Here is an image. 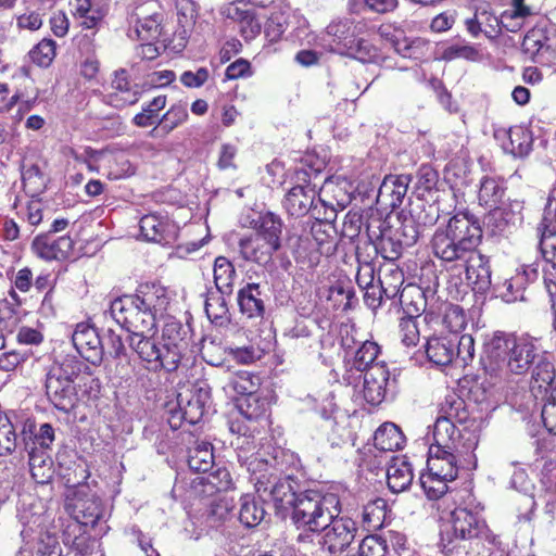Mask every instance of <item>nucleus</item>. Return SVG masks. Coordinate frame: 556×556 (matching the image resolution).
Masks as SVG:
<instances>
[{
    "instance_id": "f257e3e1",
    "label": "nucleus",
    "mask_w": 556,
    "mask_h": 556,
    "mask_svg": "<svg viewBox=\"0 0 556 556\" xmlns=\"http://www.w3.org/2000/svg\"><path fill=\"white\" fill-rule=\"evenodd\" d=\"M464 401L459 397H446L439 417L433 426V442L429 446L427 468L434 477L445 480H455L458 475L459 457L472 452L478 441L471 432L463 433L454 424L462 421L460 410H464Z\"/></svg>"
},
{
    "instance_id": "f03ea898",
    "label": "nucleus",
    "mask_w": 556,
    "mask_h": 556,
    "mask_svg": "<svg viewBox=\"0 0 556 556\" xmlns=\"http://www.w3.org/2000/svg\"><path fill=\"white\" fill-rule=\"evenodd\" d=\"M168 305L166 290L155 283L139 286L134 294H125L111 302L110 315L129 334L152 332L156 319Z\"/></svg>"
},
{
    "instance_id": "7ed1b4c3",
    "label": "nucleus",
    "mask_w": 556,
    "mask_h": 556,
    "mask_svg": "<svg viewBox=\"0 0 556 556\" xmlns=\"http://www.w3.org/2000/svg\"><path fill=\"white\" fill-rule=\"evenodd\" d=\"M539 356L535 342L531 338H510L504 333H494L484 342L480 363L485 375L495 383L508 372L526 374Z\"/></svg>"
},
{
    "instance_id": "20e7f679",
    "label": "nucleus",
    "mask_w": 556,
    "mask_h": 556,
    "mask_svg": "<svg viewBox=\"0 0 556 556\" xmlns=\"http://www.w3.org/2000/svg\"><path fill=\"white\" fill-rule=\"evenodd\" d=\"M482 230L472 215L458 213L445 227H439L431 239V250L442 262H462L478 247Z\"/></svg>"
},
{
    "instance_id": "39448f33",
    "label": "nucleus",
    "mask_w": 556,
    "mask_h": 556,
    "mask_svg": "<svg viewBox=\"0 0 556 556\" xmlns=\"http://www.w3.org/2000/svg\"><path fill=\"white\" fill-rule=\"evenodd\" d=\"M84 367V363L72 355L55 359L47 367L45 375L46 394L56 409L67 413L78 403V391L75 381L80 376Z\"/></svg>"
},
{
    "instance_id": "423d86ee",
    "label": "nucleus",
    "mask_w": 556,
    "mask_h": 556,
    "mask_svg": "<svg viewBox=\"0 0 556 556\" xmlns=\"http://www.w3.org/2000/svg\"><path fill=\"white\" fill-rule=\"evenodd\" d=\"M292 521L298 528L319 532L340 514V501L333 493L323 494L307 490L298 494L293 506Z\"/></svg>"
},
{
    "instance_id": "0eeeda50",
    "label": "nucleus",
    "mask_w": 556,
    "mask_h": 556,
    "mask_svg": "<svg viewBox=\"0 0 556 556\" xmlns=\"http://www.w3.org/2000/svg\"><path fill=\"white\" fill-rule=\"evenodd\" d=\"M252 480L258 495L270 500L277 509L293 508L295 505L299 484L291 475L278 476L265 469L258 475L253 471Z\"/></svg>"
},
{
    "instance_id": "6e6552de",
    "label": "nucleus",
    "mask_w": 556,
    "mask_h": 556,
    "mask_svg": "<svg viewBox=\"0 0 556 556\" xmlns=\"http://www.w3.org/2000/svg\"><path fill=\"white\" fill-rule=\"evenodd\" d=\"M191 328L179 320H168L162 330L161 345L164 349L166 371L178 369L181 359L190 348Z\"/></svg>"
},
{
    "instance_id": "1a4fd4ad",
    "label": "nucleus",
    "mask_w": 556,
    "mask_h": 556,
    "mask_svg": "<svg viewBox=\"0 0 556 556\" xmlns=\"http://www.w3.org/2000/svg\"><path fill=\"white\" fill-rule=\"evenodd\" d=\"M127 21L131 38L151 41L161 35L162 15L153 12L152 2H131L127 7Z\"/></svg>"
},
{
    "instance_id": "9d476101",
    "label": "nucleus",
    "mask_w": 556,
    "mask_h": 556,
    "mask_svg": "<svg viewBox=\"0 0 556 556\" xmlns=\"http://www.w3.org/2000/svg\"><path fill=\"white\" fill-rule=\"evenodd\" d=\"M311 175L306 169L295 172L296 185L288 191L283 201L290 216L302 217L309 214L317 194L315 186L311 184Z\"/></svg>"
},
{
    "instance_id": "9b49d317",
    "label": "nucleus",
    "mask_w": 556,
    "mask_h": 556,
    "mask_svg": "<svg viewBox=\"0 0 556 556\" xmlns=\"http://www.w3.org/2000/svg\"><path fill=\"white\" fill-rule=\"evenodd\" d=\"M150 332H138L128 336L129 348L138 355L139 359L147 364V368L153 371L164 369L166 362L161 341L157 342Z\"/></svg>"
},
{
    "instance_id": "f8f14e48",
    "label": "nucleus",
    "mask_w": 556,
    "mask_h": 556,
    "mask_svg": "<svg viewBox=\"0 0 556 556\" xmlns=\"http://www.w3.org/2000/svg\"><path fill=\"white\" fill-rule=\"evenodd\" d=\"M324 531V546L330 554H338L343 552L353 542L357 526L354 520L349 517H332L331 522L323 528Z\"/></svg>"
},
{
    "instance_id": "ddd939ff",
    "label": "nucleus",
    "mask_w": 556,
    "mask_h": 556,
    "mask_svg": "<svg viewBox=\"0 0 556 556\" xmlns=\"http://www.w3.org/2000/svg\"><path fill=\"white\" fill-rule=\"evenodd\" d=\"M454 535L462 540H472L484 535L486 523L477 509L456 507L451 514Z\"/></svg>"
},
{
    "instance_id": "4468645a",
    "label": "nucleus",
    "mask_w": 556,
    "mask_h": 556,
    "mask_svg": "<svg viewBox=\"0 0 556 556\" xmlns=\"http://www.w3.org/2000/svg\"><path fill=\"white\" fill-rule=\"evenodd\" d=\"M73 344L78 354L92 365H99L103 358V345L97 329L80 323L72 336Z\"/></svg>"
},
{
    "instance_id": "2eb2a0df",
    "label": "nucleus",
    "mask_w": 556,
    "mask_h": 556,
    "mask_svg": "<svg viewBox=\"0 0 556 556\" xmlns=\"http://www.w3.org/2000/svg\"><path fill=\"white\" fill-rule=\"evenodd\" d=\"M208 400V393L202 389L187 390L185 393H179L177 397L178 410L174 412L170 419V426L177 427L173 420L178 417L190 425L198 424L205 412V405Z\"/></svg>"
},
{
    "instance_id": "dca6fc26",
    "label": "nucleus",
    "mask_w": 556,
    "mask_h": 556,
    "mask_svg": "<svg viewBox=\"0 0 556 556\" xmlns=\"http://www.w3.org/2000/svg\"><path fill=\"white\" fill-rule=\"evenodd\" d=\"M74 248V241L70 236L55 238L51 233H41L31 242V251L45 261H60L67 258Z\"/></svg>"
},
{
    "instance_id": "f3484780",
    "label": "nucleus",
    "mask_w": 556,
    "mask_h": 556,
    "mask_svg": "<svg viewBox=\"0 0 556 556\" xmlns=\"http://www.w3.org/2000/svg\"><path fill=\"white\" fill-rule=\"evenodd\" d=\"M462 262L468 285L472 286L476 292H485L491 286L489 258L475 248Z\"/></svg>"
},
{
    "instance_id": "a211bd4d",
    "label": "nucleus",
    "mask_w": 556,
    "mask_h": 556,
    "mask_svg": "<svg viewBox=\"0 0 556 556\" xmlns=\"http://www.w3.org/2000/svg\"><path fill=\"white\" fill-rule=\"evenodd\" d=\"M409 182V175L386 176L378 190L377 202L386 208L400 207L407 193Z\"/></svg>"
},
{
    "instance_id": "6ab92c4d",
    "label": "nucleus",
    "mask_w": 556,
    "mask_h": 556,
    "mask_svg": "<svg viewBox=\"0 0 556 556\" xmlns=\"http://www.w3.org/2000/svg\"><path fill=\"white\" fill-rule=\"evenodd\" d=\"M389 370L386 365H378L365 371L363 396L374 406L379 405L386 397Z\"/></svg>"
},
{
    "instance_id": "aec40b11",
    "label": "nucleus",
    "mask_w": 556,
    "mask_h": 556,
    "mask_svg": "<svg viewBox=\"0 0 556 556\" xmlns=\"http://www.w3.org/2000/svg\"><path fill=\"white\" fill-rule=\"evenodd\" d=\"M139 227L142 237L147 241L167 244L175 237V225L156 214H148L141 217Z\"/></svg>"
},
{
    "instance_id": "412c9836",
    "label": "nucleus",
    "mask_w": 556,
    "mask_h": 556,
    "mask_svg": "<svg viewBox=\"0 0 556 556\" xmlns=\"http://www.w3.org/2000/svg\"><path fill=\"white\" fill-rule=\"evenodd\" d=\"M112 88L114 91L108 96V102L115 108L135 104L140 98L138 85H130L128 72L124 68L114 72Z\"/></svg>"
},
{
    "instance_id": "4be33fe9",
    "label": "nucleus",
    "mask_w": 556,
    "mask_h": 556,
    "mask_svg": "<svg viewBox=\"0 0 556 556\" xmlns=\"http://www.w3.org/2000/svg\"><path fill=\"white\" fill-rule=\"evenodd\" d=\"M536 276L538 273L535 269L525 268L522 271H517L510 278L505 279L502 283H496L495 290L498 295L507 303L525 301L526 286Z\"/></svg>"
},
{
    "instance_id": "5701e85b",
    "label": "nucleus",
    "mask_w": 556,
    "mask_h": 556,
    "mask_svg": "<svg viewBox=\"0 0 556 556\" xmlns=\"http://www.w3.org/2000/svg\"><path fill=\"white\" fill-rule=\"evenodd\" d=\"M238 252L244 261L264 265L271 260L276 250L252 232L239 240Z\"/></svg>"
},
{
    "instance_id": "b1692460",
    "label": "nucleus",
    "mask_w": 556,
    "mask_h": 556,
    "mask_svg": "<svg viewBox=\"0 0 556 556\" xmlns=\"http://www.w3.org/2000/svg\"><path fill=\"white\" fill-rule=\"evenodd\" d=\"M533 365L531 391L535 397L539 394H542V396L549 394L552 390L556 389L554 364L543 354H540Z\"/></svg>"
},
{
    "instance_id": "393cba45",
    "label": "nucleus",
    "mask_w": 556,
    "mask_h": 556,
    "mask_svg": "<svg viewBox=\"0 0 556 556\" xmlns=\"http://www.w3.org/2000/svg\"><path fill=\"white\" fill-rule=\"evenodd\" d=\"M240 312L248 318H262L265 313V304L258 283H247L238 291L237 295Z\"/></svg>"
},
{
    "instance_id": "a878e982",
    "label": "nucleus",
    "mask_w": 556,
    "mask_h": 556,
    "mask_svg": "<svg viewBox=\"0 0 556 556\" xmlns=\"http://www.w3.org/2000/svg\"><path fill=\"white\" fill-rule=\"evenodd\" d=\"M73 514L77 522L94 527L103 517L101 500L96 495H78L73 504Z\"/></svg>"
},
{
    "instance_id": "bb28decb",
    "label": "nucleus",
    "mask_w": 556,
    "mask_h": 556,
    "mask_svg": "<svg viewBox=\"0 0 556 556\" xmlns=\"http://www.w3.org/2000/svg\"><path fill=\"white\" fill-rule=\"evenodd\" d=\"M456 342L453 334L448 337H432L426 343V354L430 363L438 367L451 365L454 362Z\"/></svg>"
},
{
    "instance_id": "cd10ccee",
    "label": "nucleus",
    "mask_w": 556,
    "mask_h": 556,
    "mask_svg": "<svg viewBox=\"0 0 556 556\" xmlns=\"http://www.w3.org/2000/svg\"><path fill=\"white\" fill-rule=\"evenodd\" d=\"M388 486L393 493H400L409 488L414 473L406 457H393L387 469Z\"/></svg>"
},
{
    "instance_id": "c85d7f7f",
    "label": "nucleus",
    "mask_w": 556,
    "mask_h": 556,
    "mask_svg": "<svg viewBox=\"0 0 556 556\" xmlns=\"http://www.w3.org/2000/svg\"><path fill=\"white\" fill-rule=\"evenodd\" d=\"M471 161L467 151L462 150L460 155L452 159L445 166L446 180L452 188L462 189L471 184Z\"/></svg>"
},
{
    "instance_id": "c756f323",
    "label": "nucleus",
    "mask_w": 556,
    "mask_h": 556,
    "mask_svg": "<svg viewBox=\"0 0 556 556\" xmlns=\"http://www.w3.org/2000/svg\"><path fill=\"white\" fill-rule=\"evenodd\" d=\"M225 13L228 18L238 23L239 31L245 40H252L260 35L262 24L253 11L241 10L239 7L231 3L226 8Z\"/></svg>"
},
{
    "instance_id": "7c9ffc66",
    "label": "nucleus",
    "mask_w": 556,
    "mask_h": 556,
    "mask_svg": "<svg viewBox=\"0 0 556 556\" xmlns=\"http://www.w3.org/2000/svg\"><path fill=\"white\" fill-rule=\"evenodd\" d=\"M405 437L393 422L382 424L374 434V445L383 452H393L404 446Z\"/></svg>"
},
{
    "instance_id": "2f4dec72",
    "label": "nucleus",
    "mask_w": 556,
    "mask_h": 556,
    "mask_svg": "<svg viewBox=\"0 0 556 556\" xmlns=\"http://www.w3.org/2000/svg\"><path fill=\"white\" fill-rule=\"evenodd\" d=\"M194 484L203 486V493L212 495L216 492H225L232 488V478L227 468H217L206 471L193 480Z\"/></svg>"
},
{
    "instance_id": "473e14b6",
    "label": "nucleus",
    "mask_w": 556,
    "mask_h": 556,
    "mask_svg": "<svg viewBox=\"0 0 556 556\" xmlns=\"http://www.w3.org/2000/svg\"><path fill=\"white\" fill-rule=\"evenodd\" d=\"M226 295L231 293H222L219 290H208L206 293L204 309L208 319L215 325L223 326L229 321V309Z\"/></svg>"
},
{
    "instance_id": "72a5a7b5",
    "label": "nucleus",
    "mask_w": 556,
    "mask_h": 556,
    "mask_svg": "<svg viewBox=\"0 0 556 556\" xmlns=\"http://www.w3.org/2000/svg\"><path fill=\"white\" fill-rule=\"evenodd\" d=\"M188 466L191 470L205 473L214 464L213 446L206 441H195L188 450Z\"/></svg>"
},
{
    "instance_id": "f704fd0d",
    "label": "nucleus",
    "mask_w": 556,
    "mask_h": 556,
    "mask_svg": "<svg viewBox=\"0 0 556 556\" xmlns=\"http://www.w3.org/2000/svg\"><path fill=\"white\" fill-rule=\"evenodd\" d=\"M399 302L406 314L405 317L417 318L426 312L427 301L420 288L407 285L400 293Z\"/></svg>"
},
{
    "instance_id": "c9c22d12",
    "label": "nucleus",
    "mask_w": 556,
    "mask_h": 556,
    "mask_svg": "<svg viewBox=\"0 0 556 556\" xmlns=\"http://www.w3.org/2000/svg\"><path fill=\"white\" fill-rule=\"evenodd\" d=\"M404 273L394 263H391L380 270L379 286L380 292H383L384 298L394 300L400 296L402 286L404 285Z\"/></svg>"
},
{
    "instance_id": "e433bc0d",
    "label": "nucleus",
    "mask_w": 556,
    "mask_h": 556,
    "mask_svg": "<svg viewBox=\"0 0 556 556\" xmlns=\"http://www.w3.org/2000/svg\"><path fill=\"white\" fill-rule=\"evenodd\" d=\"M282 232V222L274 213H267L262 216L256 225L254 233L271 245L276 251L281 247L280 237Z\"/></svg>"
},
{
    "instance_id": "4c0bfd02",
    "label": "nucleus",
    "mask_w": 556,
    "mask_h": 556,
    "mask_svg": "<svg viewBox=\"0 0 556 556\" xmlns=\"http://www.w3.org/2000/svg\"><path fill=\"white\" fill-rule=\"evenodd\" d=\"M266 511L262 504L251 494H244L240 497V509L238 518L247 528L258 526L265 518Z\"/></svg>"
},
{
    "instance_id": "58836bf2",
    "label": "nucleus",
    "mask_w": 556,
    "mask_h": 556,
    "mask_svg": "<svg viewBox=\"0 0 556 556\" xmlns=\"http://www.w3.org/2000/svg\"><path fill=\"white\" fill-rule=\"evenodd\" d=\"M261 384L257 375L247 370L233 372L227 381L225 389L239 395L249 396L255 394Z\"/></svg>"
},
{
    "instance_id": "ea45409f",
    "label": "nucleus",
    "mask_w": 556,
    "mask_h": 556,
    "mask_svg": "<svg viewBox=\"0 0 556 556\" xmlns=\"http://www.w3.org/2000/svg\"><path fill=\"white\" fill-rule=\"evenodd\" d=\"M214 283L216 290L222 293H232L236 278L233 264L225 256H218L214 261Z\"/></svg>"
},
{
    "instance_id": "a19ab883",
    "label": "nucleus",
    "mask_w": 556,
    "mask_h": 556,
    "mask_svg": "<svg viewBox=\"0 0 556 556\" xmlns=\"http://www.w3.org/2000/svg\"><path fill=\"white\" fill-rule=\"evenodd\" d=\"M29 469L33 479L39 484L49 483L54 475L53 462L45 452H29Z\"/></svg>"
},
{
    "instance_id": "79ce46f5",
    "label": "nucleus",
    "mask_w": 556,
    "mask_h": 556,
    "mask_svg": "<svg viewBox=\"0 0 556 556\" xmlns=\"http://www.w3.org/2000/svg\"><path fill=\"white\" fill-rule=\"evenodd\" d=\"M505 194V188L502 182L493 177H483L480 181L478 200L480 205L485 207L502 204Z\"/></svg>"
},
{
    "instance_id": "37998d69",
    "label": "nucleus",
    "mask_w": 556,
    "mask_h": 556,
    "mask_svg": "<svg viewBox=\"0 0 556 556\" xmlns=\"http://www.w3.org/2000/svg\"><path fill=\"white\" fill-rule=\"evenodd\" d=\"M380 354V346L374 341H364L355 351L353 365L358 371H367L374 366L384 365L377 362Z\"/></svg>"
},
{
    "instance_id": "c03bdc74",
    "label": "nucleus",
    "mask_w": 556,
    "mask_h": 556,
    "mask_svg": "<svg viewBox=\"0 0 556 556\" xmlns=\"http://www.w3.org/2000/svg\"><path fill=\"white\" fill-rule=\"evenodd\" d=\"M23 187L31 198L40 195L47 187L48 178L37 164L24 167L22 173Z\"/></svg>"
},
{
    "instance_id": "a18cd8bd",
    "label": "nucleus",
    "mask_w": 556,
    "mask_h": 556,
    "mask_svg": "<svg viewBox=\"0 0 556 556\" xmlns=\"http://www.w3.org/2000/svg\"><path fill=\"white\" fill-rule=\"evenodd\" d=\"M328 300L334 302V306L342 311L352 308L357 302L353 288L343 281H337L329 287Z\"/></svg>"
},
{
    "instance_id": "49530a36",
    "label": "nucleus",
    "mask_w": 556,
    "mask_h": 556,
    "mask_svg": "<svg viewBox=\"0 0 556 556\" xmlns=\"http://www.w3.org/2000/svg\"><path fill=\"white\" fill-rule=\"evenodd\" d=\"M405 247L401 243V241L395 237L391 230L382 231L378 236V243L376 244V251L381 254V256L390 262H394L401 257L403 254Z\"/></svg>"
},
{
    "instance_id": "de8ad7c7",
    "label": "nucleus",
    "mask_w": 556,
    "mask_h": 556,
    "mask_svg": "<svg viewBox=\"0 0 556 556\" xmlns=\"http://www.w3.org/2000/svg\"><path fill=\"white\" fill-rule=\"evenodd\" d=\"M17 447V434L11 419L0 412V456L11 455Z\"/></svg>"
},
{
    "instance_id": "09e8293b",
    "label": "nucleus",
    "mask_w": 556,
    "mask_h": 556,
    "mask_svg": "<svg viewBox=\"0 0 556 556\" xmlns=\"http://www.w3.org/2000/svg\"><path fill=\"white\" fill-rule=\"evenodd\" d=\"M187 117L188 112L186 105L175 104L163 115L153 131H157V135L167 134L185 122Z\"/></svg>"
},
{
    "instance_id": "8fccbe9b",
    "label": "nucleus",
    "mask_w": 556,
    "mask_h": 556,
    "mask_svg": "<svg viewBox=\"0 0 556 556\" xmlns=\"http://www.w3.org/2000/svg\"><path fill=\"white\" fill-rule=\"evenodd\" d=\"M74 15L80 20V25L85 28H93L101 21L99 10L94 9L90 0H75Z\"/></svg>"
},
{
    "instance_id": "3c124183",
    "label": "nucleus",
    "mask_w": 556,
    "mask_h": 556,
    "mask_svg": "<svg viewBox=\"0 0 556 556\" xmlns=\"http://www.w3.org/2000/svg\"><path fill=\"white\" fill-rule=\"evenodd\" d=\"M389 548L386 538L379 535H367L358 546L357 556H389Z\"/></svg>"
},
{
    "instance_id": "603ef678",
    "label": "nucleus",
    "mask_w": 556,
    "mask_h": 556,
    "mask_svg": "<svg viewBox=\"0 0 556 556\" xmlns=\"http://www.w3.org/2000/svg\"><path fill=\"white\" fill-rule=\"evenodd\" d=\"M453 340L456 342L454 362L459 363L462 366L468 365L475 356V340L472 336L463 334L458 337L453 334Z\"/></svg>"
},
{
    "instance_id": "864d4df0",
    "label": "nucleus",
    "mask_w": 556,
    "mask_h": 556,
    "mask_svg": "<svg viewBox=\"0 0 556 556\" xmlns=\"http://www.w3.org/2000/svg\"><path fill=\"white\" fill-rule=\"evenodd\" d=\"M442 323L453 334H457L467 324L464 309L458 305H446Z\"/></svg>"
},
{
    "instance_id": "5fc2aeb1",
    "label": "nucleus",
    "mask_w": 556,
    "mask_h": 556,
    "mask_svg": "<svg viewBox=\"0 0 556 556\" xmlns=\"http://www.w3.org/2000/svg\"><path fill=\"white\" fill-rule=\"evenodd\" d=\"M29 56L39 66H49L55 56V42L52 39H42L30 50Z\"/></svg>"
},
{
    "instance_id": "6e6d98bb",
    "label": "nucleus",
    "mask_w": 556,
    "mask_h": 556,
    "mask_svg": "<svg viewBox=\"0 0 556 556\" xmlns=\"http://www.w3.org/2000/svg\"><path fill=\"white\" fill-rule=\"evenodd\" d=\"M451 481L434 477L430 471L420 477L421 486L430 500H438L443 496L448 490L447 482Z\"/></svg>"
},
{
    "instance_id": "4d7b16f0",
    "label": "nucleus",
    "mask_w": 556,
    "mask_h": 556,
    "mask_svg": "<svg viewBox=\"0 0 556 556\" xmlns=\"http://www.w3.org/2000/svg\"><path fill=\"white\" fill-rule=\"evenodd\" d=\"M409 217L417 226H419V229H422L424 232L426 228L433 226L437 223L439 218L438 207L432 204L427 206L422 204L421 206L413 208Z\"/></svg>"
},
{
    "instance_id": "13d9d810",
    "label": "nucleus",
    "mask_w": 556,
    "mask_h": 556,
    "mask_svg": "<svg viewBox=\"0 0 556 556\" xmlns=\"http://www.w3.org/2000/svg\"><path fill=\"white\" fill-rule=\"evenodd\" d=\"M542 399L544 400L541 410L542 422L549 433L556 434V388Z\"/></svg>"
},
{
    "instance_id": "bf43d9fd",
    "label": "nucleus",
    "mask_w": 556,
    "mask_h": 556,
    "mask_svg": "<svg viewBox=\"0 0 556 556\" xmlns=\"http://www.w3.org/2000/svg\"><path fill=\"white\" fill-rule=\"evenodd\" d=\"M392 233L397 237L405 248H408L417 242L418 238L422 235V229H419V226L409 217L405 218L401 223L400 228L392 231Z\"/></svg>"
},
{
    "instance_id": "052dcab7",
    "label": "nucleus",
    "mask_w": 556,
    "mask_h": 556,
    "mask_svg": "<svg viewBox=\"0 0 556 556\" xmlns=\"http://www.w3.org/2000/svg\"><path fill=\"white\" fill-rule=\"evenodd\" d=\"M240 410L249 420H257L266 415L267 403L261 400L255 394L245 396L244 401L240 404Z\"/></svg>"
},
{
    "instance_id": "680f3d73",
    "label": "nucleus",
    "mask_w": 556,
    "mask_h": 556,
    "mask_svg": "<svg viewBox=\"0 0 556 556\" xmlns=\"http://www.w3.org/2000/svg\"><path fill=\"white\" fill-rule=\"evenodd\" d=\"M400 338L406 346H415L420 339L416 318L403 317L400 319Z\"/></svg>"
},
{
    "instance_id": "e2e57ef3",
    "label": "nucleus",
    "mask_w": 556,
    "mask_h": 556,
    "mask_svg": "<svg viewBox=\"0 0 556 556\" xmlns=\"http://www.w3.org/2000/svg\"><path fill=\"white\" fill-rule=\"evenodd\" d=\"M344 46L361 61L371 60L377 55L376 48L363 38H352Z\"/></svg>"
},
{
    "instance_id": "0e129e2a",
    "label": "nucleus",
    "mask_w": 556,
    "mask_h": 556,
    "mask_svg": "<svg viewBox=\"0 0 556 556\" xmlns=\"http://www.w3.org/2000/svg\"><path fill=\"white\" fill-rule=\"evenodd\" d=\"M539 247L544 260L556 268V233L541 230Z\"/></svg>"
},
{
    "instance_id": "69168bd1",
    "label": "nucleus",
    "mask_w": 556,
    "mask_h": 556,
    "mask_svg": "<svg viewBox=\"0 0 556 556\" xmlns=\"http://www.w3.org/2000/svg\"><path fill=\"white\" fill-rule=\"evenodd\" d=\"M384 506L386 503L383 500H377L366 505L363 511L364 521L374 528L380 527L386 515L383 510Z\"/></svg>"
},
{
    "instance_id": "338daca9",
    "label": "nucleus",
    "mask_w": 556,
    "mask_h": 556,
    "mask_svg": "<svg viewBox=\"0 0 556 556\" xmlns=\"http://www.w3.org/2000/svg\"><path fill=\"white\" fill-rule=\"evenodd\" d=\"M351 30L352 23L349 20L333 21L326 28L327 34L333 37L339 43H345L352 39L353 36Z\"/></svg>"
},
{
    "instance_id": "774afa93",
    "label": "nucleus",
    "mask_w": 556,
    "mask_h": 556,
    "mask_svg": "<svg viewBox=\"0 0 556 556\" xmlns=\"http://www.w3.org/2000/svg\"><path fill=\"white\" fill-rule=\"evenodd\" d=\"M439 181L438 172L430 165L424 164L417 172V186L425 191H431Z\"/></svg>"
}]
</instances>
